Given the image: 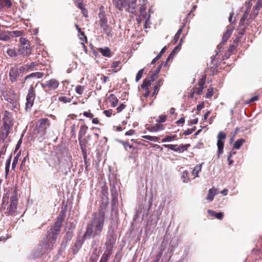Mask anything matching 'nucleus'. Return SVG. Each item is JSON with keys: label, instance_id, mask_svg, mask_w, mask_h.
Segmentation results:
<instances>
[{"label": "nucleus", "instance_id": "16", "mask_svg": "<svg viewBox=\"0 0 262 262\" xmlns=\"http://www.w3.org/2000/svg\"><path fill=\"white\" fill-rule=\"evenodd\" d=\"M205 83V79L202 78L198 83V88H193V93H195L198 95H200L204 89V86Z\"/></svg>", "mask_w": 262, "mask_h": 262}, {"label": "nucleus", "instance_id": "38", "mask_svg": "<svg viewBox=\"0 0 262 262\" xmlns=\"http://www.w3.org/2000/svg\"><path fill=\"white\" fill-rule=\"evenodd\" d=\"M7 53L11 57H14L18 55V52H16L14 49H8Z\"/></svg>", "mask_w": 262, "mask_h": 262}, {"label": "nucleus", "instance_id": "48", "mask_svg": "<svg viewBox=\"0 0 262 262\" xmlns=\"http://www.w3.org/2000/svg\"><path fill=\"white\" fill-rule=\"evenodd\" d=\"M13 126L12 122H4L3 123V127L4 129H8L11 130Z\"/></svg>", "mask_w": 262, "mask_h": 262}, {"label": "nucleus", "instance_id": "60", "mask_svg": "<svg viewBox=\"0 0 262 262\" xmlns=\"http://www.w3.org/2000/svg\"><path fill=\"white\" fill-rule=\"evenodd\" d=\"M119 143H120L121 144H122L124 146V148H125V149L126 150H127V147H129V148H133V146L132 145H130L127 142H125V141H119Z\"/></svg>", "mask_w": 262, "mask_h": 262}, {"label": "nucleus", "instance_id": "3", "mask_svg": "<svg viewBox=\"0 0 262 262\" xmlns=\"http://www.w3.org/2000/svg\"><path fill=\"white\" fill-rule=\"evenodd\" d=\"M148 2L146 0H140L139 2V15L137 12L136 15L138 17L136 18V21L138 24H140L142 21H144V27L147 28L149 25L148 21L150 18V10L148 13L146 11Z\"/></svg>", "mask_w": 262, "mask_h": 262}, {"label": "nucleus", "instance_id": "8", "mask_svg": "<svg viewBox=\"0 0 262 262\" xmlns=\"http://www.w3.org/2000/svg\"><path fill=\"white\" fill-rule=\"evenodd\" d=\"M163 146L169 149H171L174 151L183 152L187 150L188 148L190 146V144H182L180 146L175 144H164Z\"/></svg>", "mask_w": 262, "mask_h": 262}, {"label": "nucleus", "instance_id": "64", "mask_svg": "<svg viewBox=\"0 0 262 262\" xmlns=\"http://www.w3.org/2000/svg\"><path fill=\"white\" fill-rule=\"evenodd\" d=\"M236 47L237 46H236V45L232 43L229 46L228 51L229 52H232L236 50Z\"/></svg>", "mask_w": 262, "mask_h": 262}, {"label": "nucleus", "instance_id": "44", "mask_svg": "<svg viewBox=\"0 0 262 262\" xmlns=\"http://www.w3.org/2000/svg\"><path fill=\"white\" fill-rule=\"evenodd\" d=\"M73 236V233L71 231H68L66 234V235L64 237V239L66 241V242H68L71 240L72 238V237Z\"/></svg>", "mask_w": 262, "mask_h": 262}, {"label": "nucleus", "instance_id": "53", "mask_svg": "<svg viewBox=\"0 0 262 262\" xmlns=\"http://www.w3.org/2000/svg\"><path fill=\"white\" fill-rule=\"evenodd\" d=\"M259 10L253 8L252 11L250 14V17L252 19H254L258 14Z\"/></svg>", "mask_w": 262, "mask_h": 262}, {"label": "nucleus", "instance_id": "56", "mask_svg": "<svg viewBox=\"0 0 262 262\" xmlns=\"http://www.w3.org/2000/svg\"><path fill=\"white\" fill-rule=\"evenodd\" d=\"M83 115L84 116H85V117L86 118H90V119H92L94 117V114H92L91 112V111L90 110H89L87 112H84L83 113Z\"/></svg>", "mask_w": 262, "mask_h": 262}, {"label": "nucleus", "instance_id": "45", "mask_svg": "<svg viewBox=\"0 0 262 262\" xmlns=\"http://www.w3.org/2000/svg\"><path fill=\"white\" fill-rule=\"evenodd\" d=\"M84 90V86L82 85H77L75 88V92L79 95L82 94Z\"/></svg>", "mask_w": 262, "mask_h": 262}, {"label": "nucleus", "instance_id": "29", "mask_svg": "<svg viewBox=\"0 0 262 262\" xmlns=\"http://www.w3.org/2000/svg\"><path fill=\"white\" fill-rule=\"evenodd\" d=\"M112 250H113L111 249V247H106V250H105L101 258L108 261L110 256L112 254Z\"/></svg>", "mask_w": 262, "mask_h": 262}, {"label": "nucleus", "instance_id": "1", "mask_svg": "<svg viewBox=\"0 0 262 262\" xmlns=\"http://www.w3.org/2000/svg\"><path fill=\"white\" fill-rule=\"evenodd\" d=\"M106 206H100L98 212L93 213L90 223L87 225L83 238L95 237L100 235L104 225Z\"/></svg>", "mask_w": 262, "mask_h": 262}, {"label": "nucleus", "instance_id": "15", "mask_svg": "<svg viewBox=\"0 0 262 262\" xmlns=\"http://www.w3.org/2000/svg\"><path fill=\"white\" fill-rule=\"evenodd\" d=\"M91 136L90 135H88L86 136L85 138L81 139H78V141L79 143L80 148H86V147L90 145V144L89 143V140L91 139Z\"/></svg>", "mask_w": 262, "mask_h": 262}, {"label": "nucleus", "instance_id": "7", "mask_svg": "<svg viewBox=\"0 0 262 262\" xmlns=\"http://www.w3.org/2000/svg\"><path fill=\"white\" fill-rule=\"evenodd\" d=\"M41 85L46 92L51 93L58 87L59 82L56 79H51L45 83H41Z\"/></svg>", "mask_w": 262, "mask_h": 262}, {"label": "nucleus", "instance_id": "27", "mask_svg": "<svg viewBox=\"0 0 262 262\" xmlns=\"http://www.w3.org/2000/svg\"><path fill=\"white\" fill-rule=\"evenodd\" d=\"M98 50L105 57H110L111 56V51L108 47L99 48Z\"/></svg>", "mask_w": 262, "mask_h": 262}, {"label": "nucleus", "instance_id": "14", "mask_svg": "<svg viewBox=\"0 0 262 262\" xmlns=\"http://www.w3.org/2000/svg\"><path fill=\"white\" fill-rule=\"evenodd\" d=\"M85 239V238H83V236L82 237V238H77L74 246L71 248V251L73 254H76L78 253L79 250L81 248V246L83 245L84 240Z\"/></svg>", "mask_w": 262, "mask_h": 262}, {"label": "nucleus", "instance_id": "40", "mask_svg": "<svg viewBox=\"0 0 262 262\" xmlns=\"http://www.w3.org/2000/svg\"><path fill=\"white\" fill-rule=\"evenodd\" d=\"M142 138L146 139L147 140H150V141H154V142H157L159 140H160V137H159L151 136L149 135L143 136Z\"/></svg>", "mask_w": 262, "mask_h": 262}, {"label": "nucleus", "instance_id": "30", "mask_svg": "<svg viewBox=\"0 0 262 262\" xmlns=\"http://www.w3.org/2000/svg\"><path fill=\"white\" fill-rule=\"evenodd\" d=\"M35 96H36V92H35V88L33 86V85L32 84V85H31V86H30V88L28 90V94H27L26 97L35 99Z\"/></svg>", "mask_w": 262, "mask_h": 262}, {"label": "nucleus", "instance_id": "19", "mask_svg": "<svg viewBox=\"0 0 262 262\" xmlns=\"http://www.w3.org/2000/svg\"><path fill=\"white\" fill-rule=\"evenodd\" d=\"M207 212L210 216L212 217H215V218L220 220H222L224 216V213L221 212H216L215 211L210 209L208 210Z\"/></svg>", "mask_w": 262, "mask_h": 262}, {"label": "nucleus", "instance_id": "54", "mask_svg": "<svg viewBox=\"0 0 262 262\" xmlns=\"http://www.w3.org/2000/svg\"><path fill=\"white\" fill-rule=\"evenodd\" d=\"M213 93V88L210 87L207 90V92L206 94V97L207 98H210L212 95Z\"/></svg>", "mask_w": 262, "mask_h": 262}, {"label": "nucleus", "instance_id": "4", "mask_svg": "<svg viewBox=\"0 0 262 262\" xmlns=\"http://www.w3.org/2000/svg\"><path fill=\"white\" fill-rule=\"evenodd\" d=\"M20 46L17 50L18 55L29 56L31 54L32 49L30 41L26 38L21 37L19 39Z\"/></svg>", "mask_w": 262, "mask_h": 262}, {"label": "nucleus", "instance_id": "49", "mask_svg": "<svg viewBox=\"0 0 262 262\" xmlns=\"http://www.w3.org/2000/svg\"><path fill=\"white\" fill-rule=\"evenodd\" d=\"M19 156V154H18L14 158L12 164V169H14L16 166V165L18 163V157Z\"/></svg>", "mask_w": 262, "mask_h": 262}, {"label": "nucleus", "instance_id": "6", "mask_svg": "<svg viewBox=\"0 0 262 262\" xmlns=\"http://www.w3.org/2000/svg\"><path fill=\"white\" fill-rule=\"evenodd\" d=\"M57 235L51 231H48L46 239L43 243V246L47 250H51L57 238Z\"/></svg>", "mask_w": 262, "mask_h": 262}, {"label": "nucleus", "instance_id": "31", "mask_svg": "<svg viewBox=\"0 0 262 262\" xmlns=\"http://www.w3.org/2000/svg\"><path fill=\"white\" fill-rule=\"evenodd\" d=\"M181 178L183 182L185 183L188 182L190 179H192L189 171L187 170H185L183 172Z\"/></svg>", "mask_w": 262, "mask_h": 262}, {"label": "nucleus", "instance_id": "23", "mask_svg": "<svg viewBox=\"0 0 262 262\" xmlns=\"http://www.w3.org/2000/svg\"><path fill=\"white\" fill-rule=\"evenodd\" d=\"M113 73H117L121 69V62L120 61H114L111 65Z\"/></svg>", "mask_w": 262, "mask_h": 262}, {"label": "nucleus", "instance_id": "24", "mask_svg": "<svg viewBox=\"0 0 262 262\" xmlns=\"http://www.w3.org/2000/svg\"><path fill=\"white\" fill-rule=\"evenodd\" d=\"M217 189L214 188H210L208 191V193L206 196V200L210 202L213 201L214 195L216 194Z\"/></svg>", "mask_w": 262, "mask_h": 262}, {"label": "nucleus", "instance_id": "11", "mask_svg": "<svg viewBox=\"0 0 262 262\" xmlns=\"http://www.w3.org/2000/svg\"><path fill=\"white\" fill-rule=\"evenodd\" d=\"M99 24L100 28L103 30L105 33L108 35L111 32V29L107 24V18L104 16V15H103L102 16L99 15Z\"/></svg>", "mask_w": 262, "mask_h": 262}, {"label": "nucleus", "instance_id": "47", "mask_svg": "<svg viewBox=\"0 0 262 262\" xmlns=\"http://www.w3.org/2000/svg\"><path fill=\"white\" fill-rule=\"evenodd\" d=\"M144 72V69L140 70L137 73L136 77V81L138 82L142 77Z\"/></svg>", "mask_w": 262, "mask_h": 262}, {"label": "nucleus", "instance_id": "37", "mask_svg": "<svg viewBox=\"0 0 262 262\" xmlns=\"http://www.w3.org/2000/svg\"><path fill=\"white\" fill-rule=\"evenodd\" d=\"M183 28L181 27L178 30L173 39V44H176L178 42V40L180 38V35L183 31Z\"/></svg>", "mask_w": 262, "mask_h": 262}, {"label": "nucleus", "instance_id": "25", "mask_svg": "<svg viewBox=\"0 0 262 262\" xmlns=\"http://www.w3.org/2000/svg\"><path fill=\"white\" fill-rule=\"evenodd\" d=\"M44 75V74L42 72H34L30 74V75H28L26 76L25 77V80H26L27 79L30 78H42ZM25 82H24V83Z\"/></svg>", "mask_w": 262, "mask_h": 262}, {"label": "nucleus", "instance_id": "35", "mask_svg": "<svg viewBox=\"0 0 262 262\" xmlns=\"http://www.w3.org/2000/svg\"><path fill=\"white\" fill-rule=\"evenodd\" d=\"M8 200H9V196L7 195V194L3 195V198H2V204H1V207L0 208L1 210H2L3 208L4 210L5 209L6 206L7 205V204H8Z\"/></svg>", "mask_w": 262, "mask_h": 262}, {"label": "nucleus", "instance_id": "18", "mask_svg": "<svg viewBox=\"0 0 262 262\" xmlns=\"http://www.w3.org/2000/svg\"><path fill=\"white\" fill-rule=\"evenodd\" d=\"M39 127L46 129L50 126V120L48 118H41L38 120Z\"/></svg>", "mask_w": 262, "mask_h": 262}, {"label": "nucleus", "instance_id": "5", "mask_svg": "<svg viewBox=\"0 0 262 262\" xmlns=\"http://www.w3.org/2000/svg\"><path fill=\"white\" fill-rule=\"evenodd\" d=\"M11 203L8 207L7 211L5 212L8 216H13L15 215L17 211V206L18 203V198L16 191L15 190L10 198Z\"/></svg>", "mask_w": 262, "mask_h": 262}, {"label": "nucleus", "instance_id": "10", "mask_svg": "<svg viewBox=\"0 0 262 262\" xmlns=\"http://www.w3.org/2000/svg\"><path fill=\"white\" fill-rule=\"evenodd\" d=\"M25 70L24 67H20L19 69L17 68H12L10 69L9 73L10 79L12 82L16 81L17 78L19 76L20 72H23Z\"/></svg>", "mask_w": 262, "mask_h": 262}, {"label": "nucleus", "instance_id": "12", "mask_svg": "<svg viewBox=\"0 0 262 262\" xmlns=\"http://www.w3.org/2000/svg\"><path fill=\"white\" fill-rule=\"evenodd\" d=\"M63 220V219L62 217L58 216L56 222L54 223L53 228L50 229V231L58 235L60 231Z\"/></svg>", "mask_w": 262, "mask_h": 262}, {"label": "nucleus", "instance_id": "20", "mask_svg": "<svg viewBox=\"0 0 262 262\" xmlns=\"http://www.w3.org/2000/svg\"><path fill=\"white\" fill-rule=\"evenodd\" d=\"M100 253L97 248L94 249L90 257V262H96L99 256Z\"/></svg>", "mask_w": 262, "mask_h": 262}, {"label": "nucleus", "instance_id": "55", "mask_svg": "<svg viewBox=\"0 0 262 262\" xmlns=\"http://www.w3.org/2000/svg\"><path fill=\"white\" fill-rule=\"evenodd\" d=\"M248 16V12H245L240 19V21H239L240 25H243L244 24V23L245 20L247 18Z\"/></svg>", "mask_w": 262, "mask_h": 262}, {"label": "nucleus", "instance_id": "58", "mask_svg": "<svg viewBox=\"0 0 262 262\" xmlns=\"http://www.w3.org/2000/svg\"><path fill=\"white\" fill-rule=\"evenodd\" d=\"M78 8L81 10V13L85 17H88V12L83 5L80 6V8Z\"/></svg>", "mask_w": 262, "mask_h": 262}, {"label": "nucleus", "instance_id": "41", "mask_svg": "<svg viewBox=\"0 0 262 262\" xmlns=\"http://www.w3.org/2000/svg\"><path fill=\"white\" fill-rule=\"evenodd\" d=\"M177 137L176 135H172L171 136H166L162 140L163 142H169L173 140Z\"/></svg>", "mask_w": 262, "mask_h": 262}, {"label": "nucleus", "instance_id": "21", "mask_svg": "<svg viewBox=\"0 0 262 262\" xmlns=\"http://www.w3.org/2000/svg\"><path fill=\"white\" fill-rule=\"evenodd\" d=\"M11 39L10 32L2 31L0 32V40L8 41Z\"/></svg>", "mask_w": 262, "mask_h": 262}, {"label": "nucleus", "instance_id": "13", "mask_svg": "<svg viewBox=\"0 0 262 262\" xmlns=\"http://www.w3.org/2000/svg\"><path fill=\"white\" fill-rule=\"evenodd\" d=\"M234 29V27L232 25L227 26V30L226 32L224 34L222 37V40L219 46H223L226 43L228 39L231 36Z\"/></svg>", "mask_w": 262, "mask_h": 262}, {"label": "nucleus", "instance_id": "52", "mask_svg": "<svg viewBox=\"0 0 262 262\" xmlns=\"http://www.w3.org/2000/svg\"><path fill=\"white\" fill-rule=\"evenodd\" d=\"M11 38L21 36L22 32L20 31H13L10 32Z\"/></svg>", "mask_w": 262, "mask_h": 262}, {"label": "nucleus", "instance_id": "46", "mask_svg": "<svg viewBox=\"0 0 262 262\" xmlns=\"http://www.w3.org/2000/svg\"><path fill=\"white\" fill-rule=\"evenodd\" d=\"M4 122H12L11 117L10 116V113L8 111H5V115L3 118Z\"/></svg>", "mask_w": 262, "mask_h": 262}, {"label": "nucleus", "instance_id": "51", "mask_svg": "<svg viewBox=\"0 0 262 262\" xmlns=\"http://www.w3.org/2000/svg\"><path fill=\"white\" fill-rule=\"evenodd\" d=\"M167 118V116L165 115H162L159 116L158 119L156 120V122L158 123H163L164 122Z\"/></svg>", "mask_w": 262, "mask_h": 262}, {"label": "nucleus", "instance_id": "62", "mask_svg": "<svg viewBox=\"0 0 262 262\" xmlns=\"http://www.w3.org/2000/svg\"><path fill=\"white\" fill-rule=\"evenodd\" d=\"M103 114L107 117H110L112 114H113V111L112 110H107L103 111Z\"/></svg>", "mask_w": 262, "mask_h": 262}, {"label": "nucleus", "instance_id": "43", "mask_svg": "<svg viewBox=\"0 0 262 262\" xmlns=\"http://www.w3.org/2000/svg\"><path fill=\"white\" fill-rule=\"evenodd\" d=\"M97 76L98 77H100L101 83L102 84H105L107 82L108 80H109V77L103 74H98Z\"/></svg>", "mask_w": 262, "mask_h": 262}, {"label": "nucleus", "instance_id": "42", "mask_svg": "<svg viewBox=\"0 0 262 262\" xmlns=\"http://www.w3.org/2000/svg\"><path fill=\"white\" fill-rule=\"evenodd\" d=\"M58 100L63 103H69L72 101V98L66 96H60L58 98Z\"/></svg>", "mask_w": 262, "mask_h": 262}, {"label": "nucleus", "instance_id": "36", "mask_svg": "<svg viewBox=\"0 0 262 262\" xmlns=\"http://www.w3.org/2000/svg\"><path fill=\"white\" fill-rule=\"evenodd\" d=\"M151 83V81L150 80L149 78L147 77L143 80L141 87L142 89H149L148 87L150 85Z\"/></svg>", "mask_w": 262, "mask_h": 262}, {"label": "nucleus", "instance_id": "32", "mask_svg": "<svg viewBox=\"0 0 262 262\" xmlns=\"http://www.w3.org/2000/svg\"><path fill=\"white\" fill-rule=\"evenodd\" d=\"M35 99L26 97V103L25 109L28 111L30 110L34 104Z\"/></svg>", "mask_w": 262, "mask_h": 262}, {"label": "nucleus", "instance_id": "22", "mask_svg": "<svg viewBox=\"0 0 262 262\" xmlns=\"http://www.w3.org/2000/svg\"><path fill=\"white\" fill-rule=\"evenodd\" d=\"M161 68V64L158 66L157 69L155 71V72L151 74H149L147 77L148 78H149L151 82L154 81L158 77L159 73L160 71Z\"/></svg>", "mask_w": 262, "mask_h": 262}, {"label": "nucleus", "instance_id": "28", "mask_svg": "<svg viewBox=\"0 0 262 262\" xmlns=\"http://www.w3.org/2000/svg\"><path fill=\"white\" fill-rule=\"evenodd\" d=\"M88 127L85 124L81 125L78 133V139L82 138L86 134Z\"/></svg>", "mask_w": 262, "mask_h": 262}, {"label": "nucleus", "instance_id": "34", "mask_svg": "<svg viewBox=\"0 0 262 262\" xmlns=\"http://www.w3.org/2000/svg\"><path fill=\"white\" fill-rule=\"evenodd\" d=\"M246 142V140L244 139H239L236 140L233 144V148L236 149H239L242 145Z\"/></svg>", "mask_w": 262, "mask_h": 262}, {"label": "nucleus", "instance_id": "26", "mask_svg": "<svg viewBox=\"0 0 262 262\" xmlns=\"http://www.w3.org/2000/svg\"><path fill=\"white\" fill-rule=\"evenodd\" d=\"M107 98L113 107H115L117 106L118 103V99L114 94H110Z\"/></svg>", "mask_w": 262, "mask_h": 262}, {"label": "nucleus", "instance_id": "33", "mask_svg": "<svg viewBox=\"0 0 262 262\" xmlns=\"http://www.w3.org/2000/svg\"><path fill=\"white\" fill-rule=\"evenodd\" d=\"M115 243V239L114 238L113 235L107 237L106 242V247H111V249L113 250V246L114 244Z\"/></svg>", "mask_w": 262, "mask_h": 262}, {"label": "nucleus", "instance_id": "17", "mask_svg": "<svg viewBox=\"0 0 262 262\" xmlns=\"http://www.w3.org/2000/svg\"><path fill=\"white\" fill-rule=\"evenodd\" d=\"M165 128V126L164 125L161 124L160 123H156L155 125L150 126L148 128V130L152 132H156L160 130H164Z\"/></svg>", "mask_w": 262, "mask_h": 262}, {"label": "nucleus", "instance_id": "9", "mask_svg": "<svg viewBox=\"0 0 262 262\" xmlns=\"http://www.w3.org/2000/svg\"><path fill=\"white\" fill-rule=\"evenodd\" d=\"M226 138V135L225 133L223 132H220L219 133L217 138V152H218V156L220 155L223 154V149H224V140H225Z\"/></svg>", "mask_w": 262, "mask_h": 262}, {"label": "nucleus", "instance_id": "39", "mask_svg": "<svg viewBox=\"0 0 262 262\" xmlns=\"http://www.w3.org/2000/svg\"><path fill=\"white\" fill-rule=\"evenodd\" d=\"M11 158H12V156H11L9 157V158L7 160L6 162L5 172H6V175H8L9 174V167H10V163H11Z\"/></svg>", "mask_w": 262, "mask_h": 262}, {"label": "nucleus", "instance_id": "63", "mask_svg": "<svg viewBox=\"0 0 262 262\" xmlns=\"http://www.w3.org/2000/svg\"><path fill=\"white\" fill-rule=\"evenodd\" d=\"M253 8L259 10L262 8V3L260 1H257L256 5Z\"/></svg>", "mask_w": 262, "mask_h": 262}, {"label": "nucleus", "instance_id": "61", "mask_svg": "<svg viewBox=\"0 0 262 262\" xmlns=\"http://www.w3.org/2000/svg\"><path fill=\"white\" fill-rule=\"evenodd\" d=\"M79 35H80L82 36V37H80V39L86 43L88 42V39H87V37L85 35L84 32L83 31H82V32H80L79 33Z\"/></svg>", "mask_w": 262, "mask_h": 262}, {"label": "nucleus", "instance_id": "50", "mask_svg": "<svg viewBox=\"0 0 262 262\" xmlns=\"http://www.w3.org/2000/svg\"><path fill=\"white\" fill-rule=\"evenodd\" d=\"M27 157H25L22 160L21 164L20 165V167H19L20 170H22L23 171L26 170V162Z\"/></svg>", "mask_w": 262, "mask_h": 262}, {"label": "nucleus", "instance_id": "2", "mask_svg": "<svg viewBox=\"0 0 262 262\" xmlns=\"http://www.w3.org/2000/svg\"><path fill=\"white\" fill-rule=\"evenodd\" d=\"M115 8L120 11L125 10L136 15L137 0H112Z\"/></svg>", "mask_w": 262, "mask_h": 262}, {"label": "nucleus", "instance_id": "59", "mask_svg": "<svg viewBox=\"0 0 262 262\" xmlns=\"http://www.w3.org/2000/svg\"><path fill=\"white\" fill-rule=\"evenodd\" d=\"M159 89H160V87H159L158 85H155V86L154 87V91H153V92L152 94V97H155V98L156 97V96L157 95V94H158V92L159 91Z\"/></svg>", "mask_w": 262, "mask_h": 262}, {"label": "nucleus", "instance_id": "57", "mask_svg": "<svg viewBox=\"0 0 262 262\" xmlns=\"http://www.w3.org/2000/svg\"><path fill=\"white\" fill-rule=\"evenodd\" d=\"M10 131H11L10 129H6L3 128L2 134V136H3L4 139H6L7 138V137L8 136V135H9V134L10 133Z\"/></svg>", "mask_w": 262, "mask_h": 262}]
</instances>
